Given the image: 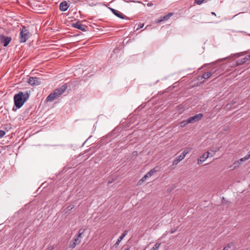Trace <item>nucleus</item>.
Masks as SVG:
<instances>
[{"label": "nucleus", "instance_id": "nucleus-24", "mask_svg": "<svg viewBox=\"0 0 250 250\" xmlns=\"http://www.w3.org/2000/svg\"><path fill=\"white\" fill-rule=\"evenodd\" d=\"M73 242H75L77 245H78L80 243L81 240L78 238L76 237V236H74L73 238Z\"/></svg>", "mask_w": 250, "mask_h": 250}, {"label": "nucleus", "instance_id": "nucleus-30", "mask_svg": "<svg viewBox=\"0 0 250 250\" xmlns=\"http://www.w3.org/2000/svg\"><path fill=\"white\" fill-rule=\"evenodd\" d=\"M128 233V231L127 230H125L124 231V232L122 234V235H121L122 237H123V238H124L127 234Z\"/></svg>", "mask_w": 250, "mask_h": 250}, {"label": "nucleus", "instance_id": "nucleus-34", "mask_svg": "<svg viewBox=\"0 0 250 250\" xmlns=\"http://www.w3.org/2000/svg\"><path fill=\"white\" fill-rule=\"evenodd\" d=\"M110 10L112 11V12L113 13L114 12H116V10L113 9V8H109Z\"/></svg>", "mask_w": 250, "mask_h": 250}, {"label": "nucleus", "instance_id": "nucleus-3", "mask_svg": "<svg viewBox=\"0 0 250 250\" xmlns=\"http://www.w3.org/2000/svg\"><path fill=\"white\" fill-rule=\"evenodd\" d=\"M30 36V33L25 26H23L21 30L19 37L20 43H23L26 42Z\"/></svg>", "mask_w": 250, "mask_h": 250}, {"label": "nucleus", "instance_id": "nucleus-11", "mask_svg": "<svg viewBox=\"0 0 250 250\" xmlns=\"http://www.w3.org/2000/svg\"><path fill=\"white\" fill-rule=\"evenodd\" d=\"M172 15H173V13H168V14H167V15H166L165 16H164L163 17H161L160 19L156 20V23H159V22L163 21H167Z\"/></svg>", "mask_w": 250, "mask_h": 250}, {"label": "nucleus", "instance_id": "nucleus-40", "mask_svg": "<svg viewBox=\"0 0 250 250\" xmlns=\"http://www.w3.org/2000/svg\"><path fill=\"white\" fill-rule=\"evenodd\" d=\"M151 4H151V3H147V5H148V6H151Z\"/></svg>", "mask_w": 250, "mask_h": 250}, {"label": "nucleus", "instance_id": "nucleus-7", "mask_svg": "<svg viewBox=\"0 0 250 250\" xmlns=\"http://www.w3.org/2000/svg\"><path fill=\"white\" fill-rule=\"evenodd\" d=\"M28 83L31 85H39L41 84L40 79L37 77H30L29 78Z\"/></svg>", "mask_w": 250, "mask_h": 250}, {"label": "nucleus", "instance_id": "nucleus-8", "mask_svg": "<svg viewBox=\"0 0 250 250\" xmlns=\"http://www.w3.org/2000/svg\"><path fill=\"white\" fill-rule=\"evenodd\" d=\"M210 152L207 151L206 153L203 154L200 156V158L197 161V163L199 165L202 164L207 158L209 157Z\"/></svg>", "mask_w": 250, "mask_h": 250}, {"label": "nucleus", "instance_id": "nucleus-35", "mask_svg": "<svg viewBox=\"0 0 250 250\" xmlns=\"http://www.w3.org/2000/svg\"><path fill=\"white\" fill-rule=\"evenodd\" d=\"M49 250H52L54 249V247L53 246H50L48 248Z\"/></svg>", "mask_w": 250, "mask_h": 250}, {"label": "nucleus", "instance_id": "nucleus-31", "mask_svg": "<svg viewBox=\"0 0 250 250\" xmlns=\"http://www.w3.org/2000/svg\"><path fill=\"white\" fill-rule=\"evenodd\" d=\"M144 26V23H140L138 25V28H137V30H139V29H141L142 28H143Z\"/></svg>", "mask_w": 250, "mask_h": 250}, {"label": "nucleus", "instance_id": "nucleus-41", "mask_svg": "<svg viewBox=\"0 0 250 250\" xmlns=\"http://www.w3.org/2000/svg\"><path fill=\"white\" fill-rule=\"evenodd\" d=\"M124 250H129L128 248L125 249Z\"/></svg>", "mask_w": 250, "mask_h": 250}, {"label": "nucleus", "instance_id": "nucleus-25", "mask_svg": "<svg viewBox=\"0 0 250 250\" xmlns=\"http://www.w3.org/2000/svg\"><path fill=\"white\" fill-rule=\"evenodd\" d=\"M205 0H195V3L198 5H201L202 4Z\"/></svg>", "mask_w": 250, "mask_h": 250}, {"label": "nucleus", "instance_id": "nucleus-43", "mask_svg": "<svg viewBox=\"0 0 250 250\" xmlns=\"http://www.w3.org/2000/svg\"><path fill=\"white\" fill-rule=\"evenodd\" d=\"M249 58H250V54H249Z\"/></svg>", "mask_w": 250, "mask_h": 250}, {"label": "nucleus", "instance_id": "nucleus-20", "mask_svg": "<svg viewBox=\"0 0 250 250\" xmlns=\"http://www.w3.org/2000/svg\"><path fill=\"white\" fill-rule=\"evenodd\" d=\"M250 158V155L247 154L244 157L240 159L238 161H239L240 164L241 165L242 163L248 160Z\"/></svg>", "mask_w": 250, "mask_h": 250}, {"label": "nucleus", "instance_id": "nucleus-38", "mask_svg": "<svg viewBox=\"0 0 250 250\" xmlns=\"http://www.w3.org/2000/svg\"><path fill=\"white\" fill-rule=\"evenodd\" d=\"M211 15H213L214 16H216V14L214 12H211Z\"/></svg>", "mask_w": 250, "mask_h": 250}, {"label": "nucleus", "instance_id": "nucleus-42", "mask_svg": "<svg viewBox=\"0 0 250 250\" xmlns=\"http://www.w3.org/2000/svg\"><path fill=\"white\" fill-rule=\"evenodd\" d=\"M246 250H250V249L248 248V249H246Z\"/></svg>", "mask_w": 250, "mask_h": 250}, {"label": "nucleus", "instance_id": "nucleus-39", "mask_svg": "<svg viewBox=\"0 0 250 250\" xmlns=\"http://www.w3.org/2000/svg\"><path fill=\"white\" fill-rule=\"evenodd\" d=\"M223 250H229V249H228V248L227 247H225Z\"/></svg>", "mask_w": 250, "mask_h": 250}, {"label": "nucleus", "instance_id": "nucleus-29", "mask_svg": "<svg viewBox=\"0 0 250 250\" xmlns=\"http://www.w3.org/2000/svg\"><path fill=\"white\" fill-rule=\"evenodd\" d=\"M77 245V244L73 242L72 243H71V244H70V247L72 248H74Z\"/></svg>", "mask_w": 250, "mask_h": 250}, {"label": "nucleus", "instance_id": "nucleus-37", "mask_svg": "<svg viewBox=\"0 0 250 250\" xmlns=\"http://www.w3.org/2000/svg\"><path fill=\"white\" fill-rule=\"evenodd\" d=\"M176 229H174V230L172 229V230L170 231V233H174V232L176 231Z\"/></svg>", "mask_w": 250, "mask_h": 250}, {"label": "nucleus", "instance_id": "nucleus-16", "mask_svg": "<svg viewBox=\"0 0 250 250\" xmlns=\"http://www.w3.org/2000/svg\"><path fill=\"white\" fill-rule=\"evenodd\" d=\"M191 148L190 147H187L184 149L183 152L181 154V155L185 158V156L189 153V152L191 150Z\"/></svg>", "mask_w": 250, "mask_h": 250}, {"label": "nucleus", "instance_id": "nucleus-19", "mask_svg": "<svg viewBox=\"0 0 250 250\" xmlns=\"http://www.w3.org/2000/svg\"><path fill=\"white\" fill-rule=\"evenodd\" d=\"M226 247H228V249L229 250H234L235 249V244L232 242L229 243Z\"/></svg>", "mask_w": 250, "mask_h": 250}, {"label": "nucleus", "instance_id": "nucleus-33", "mask_svg": "<svg viewBox=\"0 0 250 250\" xmlns=\"http://www.w3.org/2000/svg\"><path fill=\"white\" fill-rule=\"evenodd\" d=\"M216 69H212V70H211V71H208V72L211 73V76H212V75H214V74L216 72Z\"/></svg>", "mask_w": 250, "mask_h": 250}, {"label": "nucleus", "instance_id": "nucleus-32", "mask_svg": "<svg viewBox=\"0 0 250 250\" xmlns=\"http://www.w3.org/2000/svg\"><path fill=\"white\" fill-rule=\"evenodd\" d=\"M210 155H209L210 157H213V155L215 154V151H214L213 150H210L209 151Z\"/></svg>", "mask_w": 250, "mask_h": 250}, {"label": "nucleus", "instance_id": "nucleus-36", "mask_svg": "<svg viewBox=\"0 0 250 250\" xmlns=\"http://www.w3.org/2000/svg\"><path fill=\"white\" fill-rule=\"evenodd\" d=\"M74 207V206H69V207H68L67 208H68V209H72Z\"/></svg>", "mask_w": 250, "mask_h": 250}, {"label": "nucleus", "instance_id": "nucleus-9", "mask_svg": "<svg viewBox=\"0 0 250 250\" xmlns=\"http://www.w3.org/2000/svg\"><path fill=\"white\" fill-rule=\"evenodd\" d=\"M211 76V73L210 72H205L204 73L202 76H199L198 78V80L202 82H204L205 80L208 79Z\"/></svg>", "mask_w": 250, "mask_h": 250}, {"label": "nucleus", "instance_id": "nucleus-13", "mask_svg": "<svg viewBox=\"0 0 250 250\" xmlns=\"http://www.w3.org/2000/svg\"><path fill=\"white\" fill-rule=\"evenodd\" d=\"M250 59V58H249V55L248 56H247L244 58L242 59L241 60H239L237 62V63L238 65L242 64L248 61Z\"/></svg>", "mask_w": 250, "mask_h": 250}, {"label": "nucleus", "instance_id": "nucleus-15", "mask_svg": "<svg viewBox=\"0 0 250 250\" xmlns=\"http://www.w3.org/2000/svg\"><path fill=\"white\" fill-rule=\"evenodd\" d=\"M191 148L190 147H187L184 149L183 152L181 154V155L185 158V156L189 153V152L191 150Z\"/></svg>", "mask_w": 250, "mask_h": 250}, {"label": "nucleus", "instance_id": "nucleus-22", "mask_svg": "<svg viewBox=\"0 0 250 250\" xmlns=\"http://www.w3.org/2000/svg\"><path fill=\"white\" fill-rule=\"evenodd\" d=\"M113 14L116 15L117 17L121 18L124 19L123 14L120 12L119 11L116 10V12L113 13Z\"/></svg>", "mask_w": 250, "mask_h": 250}, {"label": "nucleus", "instance_id": "nucleus-27", "mask_svg": "<svg viewBox=\"0 0 250 250\" xmlns=\"http://www.w3.org/2000/svg\"><path fill=\"white\" fill-rule=\"evenodd\" d=\"M5 134V132L4 131L0 130V138L3 137Z\"/></svg>", "mask_w": 250, "mask_h": 250}, {"label": "nucleus", "instance_id": "nucleus-18", "mask_svg": "<svg viewBox=\"0 0 250 250\" xmlns=\"http://www.w3.org/2000/svg\"><path fill=\"white\" fill-rule=\"evenodd\" d=\"M161 245V243L157 242L150 250H158Z\"/></svg>", "mask_w": 250, "mask_h": 250}, {"label": "nucleus", "instance_id": "nucleus-12", "mask_svg": "<svg viewBox=\"0 0 250 250\" xmlns=\"http://www.w3.org/2000/svg\"><path fill=\"white\" fill-rule=\"evenodd\" d=\"M184 157L180 154L179 156L176 157L173 162L171 167L177 165L181 161L184 159Z\"/></svg>", "mask_w": 250, "mask_h": 250}, {"label": "nucleus", "instance_id": "nucleus-14", "mask_svg": "<svg viewBox=\"0 0 250 250\" xmlns=\"http://www.w3.org/2000/svg\"><path fill=\"white\" fill-rule=\"evenodd\" d=\"M85 230L86 229H80L78 231L77 235H76L75 236L78 238L79 239L81 238L82 237V235L84 233Z\"/></svg>", "mask_w": 250, "mask_h": 250}, {"label": "nucleus", "instance_id": "nucleus-17", "mask_svg": "<svg viewBox=\"0 0 250 250\" xmlns=\"http://www.w3.org/2000/svg\"><path fill=\"white\" fill-rule=\"evenodd\" d=\"M241 164L239 162V161H236L235 162L233 163V165L231 166L230 167L231 168L232 167H233L231 168V169H234L238 167H239L240 166Z\"/></svg>", "mask_w": 250, "mask_h": 250}, {"label": "nucleus", "instance_id": "nucleus-6", "mask_svg": "<svg viewBox=\"0 0 250 250\" xmlns=\"http://www.w3.org/2000/svg\"><path fill=\"white\" fill-rule=\"evenodd\" d=\"M72 26L75 28L80 29L83 31H85L86 30V28H87L86 25L81 24L80 21H78L75 23H72Z\"/></svg>", "mask_w": 250, "mask_h": 250}, {"label": "nucleus", "instance_id": "nucleus-2", "mask_svg": "<svg viewBox=\"0 0 250 250\" xmlns=\"http://www.w3.org/2000/svg\"><path fill=\"white\" fill-rule=\"evenodd\" d=\"M67 89L66 85H63L60 88L56 89L52 93H50L46 98L47 102H52L59 97Z\"/></svg>", "mask_w": 250, "mask_h": 250}, {"label": "nucleus", "instance_id": "nucleus-10", "mask_svg": "<svg viewBox=\"0 0 250 250\" xmlns=\"http://www.w3.org/2000/svg\"><path fill=\"white\" fill-rule=\"evenodd\" d=\"M69 7L68 3L65 1H62L60 4V10L62 12L66 11Z\"/></svg>", "mask_w": 250, "mask_h": 250}, {"label": "nucleus", "instance_id": "nucleus-21", "mask_svg": "<svg viewBox=\"0 0 250 250\" xmlns=\"http://www.w3.org/2000/svg\"><path fill=\"white\" fill-rule=\"evenodd\" d=\"M157 171V170L155 169V168H153L151 170H150L148 172H147L146 174L147 175H148V176H149V177H150L152 175H153V174H154Z\"/></svg>", "mask_w": 250, "mask_h": 250}, {"label": "nucleus", "instance_id": "nucleus-4", "mask_svg": "<svg viewBox=\"0 0 250 250\" xmlns=\"http://www.w3.org/2000/svg\"><path fill=\"white\" fill-rule=\"evenodd\" d=\"M11 40L12 38L10 37H6L3 35L0 36V42L5 47L8 45Z\"/></svg>", "mask_w": 250, "mask_h": 250}, {"label": "nucleus", "instance_id": "nucleus-28", "mask_svg": "<svg viewBox=\"0 0 250 250\" xmlns=\"http://www.w3.org/2000/svg\"><path fill=\"white\" fill-rule=\"evenodd\" d=\"M149 177L148 176L147 174H146L143 178L139 182L140 183L141 181H144L146 180V178H149Z\"/></svg>", "mask_w": 250, "mask_h": 250}, {"label": "nucleus", "instance_id": "nucleus-26", "mask_svg": "<svg viewBox=\"0 0 250 250\" xmlns=\"http://www.w3.org/2000/svg\"><path fill=\"white\" fill-rule=\"evenodd\" d=\"M124 239V238L123 237H122L121 236H120L119 237V238H118L117 241L116 242V244H115V245H118L119 244V243H120V242Z\"/></svg>", "mask_w": 250, "mask_h": 250}, {"label": "nucleus", "instance_id": "nucleus-5", "mask_svg": "<svg viewBox=\"0 0 250 250\" xmlns=\"http://www.w3.org/2000/svg\"><path fill=\"white\" fill-rule=\"evenodd\" d=\"M203 114L202 113H199L195 115V116L189 117L188 119V122L189 123V124L194 123L201 120Z\"/></svg>", "mask_w": 250, "mask_h": 250}, {"label": "nucleus", "instance_id": "nucleus-23", "mask_svg": "<svg viewBox=\"0 0 250 250\" xmlns=\"http://www.w3.org/2000/svg\"><path fill=\"white\" fill-rule=\"evenodd\" d=\"M188 119L187 120L183 121L182 122H181L180 123V126H181V127H183L185 126L188 124H189V123H188Z\"/></svg>", "mask_w": 250, "mask_h": 250}, {"label": "nucleus", "instance_id": "nucleus-1", "mask_svg": "<svg viewBox=\"0 0 250 250\" xmlns=\"http://www.w3.org/2000/svg\"><path fill=\"white\" fill-rule=\"evenodd\" d=\"M29 98V94L27 91L25 93L20 91L14 96V101L15 105L18 108H21Z\"/></svg>", "mask_w": 250, "mask_h": 250}]
</instances>
